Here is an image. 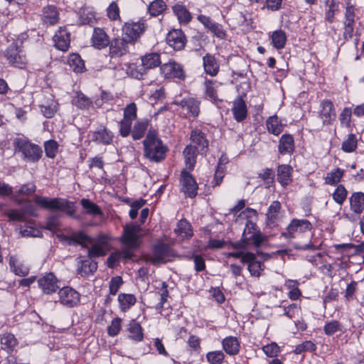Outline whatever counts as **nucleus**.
I'll list each match as a JSON object with an SVG mask.
<instances>
[{"mask_svg": "<svg viewBox=\"0 0 364 364\" xmlns=\"http://www.w3.org/2000/svg\"><path fill=\"white\" fill-rule=\"evenodd\" d=\"M141 230L140 225L136 224H130L124 227L123 235L121 238L124 247L121 252L116 251L109 256L107 261L109 267L114 268L122 257L125 259L132 258L134 250L140 244V239L142 237Z\"/></svg>", "mask_w": 364, "mask_h": 364, "instance_id": "nucleus-1", "label": "nucleus"}, {"mask_svg": "<svg viewBox=\"0 0 364 364\" xmlns=\"http://www.w3.org/2000/svg\"><path fill=\"white\" fill-rule=\"evenodd\" d=\"M70 244H78L88 249V256L95 258L105 256L110 250L109 237L100 235L92 238L82 232L73 234L70 237Z\"/></svg>", "mask_w": 364, "mask_h": 364, "instance_id": "nucleus-2", "label": "nucleus"}, {"mask_svg": "<svg viewBox=\"0 0 364 364\" xmlns=\"http://www.w3.org/2000/svg\"><path fill=\"white\" fill-rule=\"evenodd\" d=\"M144 156L151 161L159 162L164 159L167 149L157 137L155 130H150L143 141Z\"/></svg>", "mask_w": 364, "mask_h": 364, "instance_id": "nucleus-3", "label": "nucleus"}, {"mask_svg": "<svg viewBox=\"0 0 364 364\" xmlns=\"http://www.w3.org/2000/svg\"><path fill=\"white\" fill-rule=\"evenodd\" d=\"M34 202L45 209L63 211L70 216L73 215L75 212L73 203L65 198H50L48 197L36 196L34 197Z\"/></svg>", "mask_w": 364, "mask_h": 364, "instance_id": "nucleus-4", "label": "nucleus"}, {"mask_svg": "<svg viewBox=\"0 0 364 364\" xmlns=\"http://www.w3.org/2000/svg\"><path fill=\"white\" fill-rule=\"evenodd\" d=\"M174 256L172 248L166 244L160 242L152 247L151 252L144 255L146 262L153 264H159L168 262Z\"/></svg>", "mask_w": 364, "mask_h": 364, "instance_id": "nucleus-5", "label": "nucleus"}, {"mask_svg": "<svg viewBox=\"0 0 364 364\" xmlns=\"http://www.w3.org/2000/svg\"><path fill=\"white\" fill-rule=\"evenodd\" d=\"M16 151L21 152L24 159L29 162L38 161L42 156L41 148L24 138H17L14 141Z\"/></svg>", "mask_w": 364, "mask_h": 364, "instance_id": "nucleus-6", "label": "nucleus"}, {"mask_svg": "<svg viewBox=\"0 0 364 364\" xmlns=\"http://www.w3.org/2000/svg\"><path fill=\"white\" fill-rule=\"evenodd\" d=\"M312 228L313 225L308 220L294 218L282 235L288 240L301 238L306 233L311 232Z\"/></svg>", "mask_w": 364, "mask_h": 364, "instance_id": "nucleus-7", "label": "nucleus"}, {"mask_svg": "<svg viewBox=\"0 0 364 364\" xmlns=\"http://www.w3.org/2000/svg\"><path fill=\"white\" fill-rule=\"evenodd\" d=\"M4 56L8 63L16 68L23 69L27 64V58L24 51L16 44H11L5 51Z\"/></svg>", "mask_w": 364, "mask_h": 364, "instance_id": "nucleus-8", "label": "nucleus"}, {"mask_svg": "<svg viewBox=\"0 0 364 364\" xmlns=\"http://www.w3.org/2000/svg\"><path fill=\"white\" fill-rule=\"evenodd\" d=\"M265 236L259 230L252 232L245 237H242L240 241L232 243L233 249H245L248 250L250 245H252L255 247H259L265 241Z\"/></svg>", "mask_w": 364, "mask_h": 364, "instance_id": "nucleus-9", "label": "nucleus"}, {"mask_svg": "<svg viewBox=\"0 0 364 364\" xmlns=\"http://www.w3.org/2000/svg\"><path fill=\"white\" fill-rule=\"evenodd\" d=\"M181 191L186 197L193 198L198 194V186L193 176L187 171L183 170L181 173Z\"/></svg>", "mask_w": 364, "mask_h": 364, "instance_id": "nucleus-10", "label": "nucleus"}, {"mask_svg": "<svg viewBox=\"0 0 364 364\" xmlns=\"http://www.w3.org/2000/svg\"><path fill=\"white\" fill-rule=\"evenodd\" d=\"M147 24L144 20L136 22L128 21L124 23L122 31L131 41H136L146 30Z\"/></svg>", "mask_w": 364, "mask_h": 364, "instance_id": "nucleus-11", "label": "nucleus"}, {"mask_svg": "<svg viewBox=\"0 0 364 364\" xmlns=\"http://www.w3.org/2000/svg\"><path fill=\"white\" fill-rule=\"evenodd\" d=\"M58 294L60 304L64 306L73 308L80 303V294L70 287L61 288Z\"/></svg>", "mask_w": 364, "mask_h": 364, "instance_id": "nucleus-12", "label": "nucleus"}, {"mask_svg": "<svg viewBox=\"0 0 364 364\" xmlns=\"http://www.w3.org/2000/svg\"><path fill=\"white\" fill-rule=\"evenodd\" d=\"M160 70L166 78L185 79V73L182 65L173 60H170L168 63L163 64L160 68Z\"/></svg>", "mask_w": 364, "mask_h": 364, "instance_id": "nucleus-13", "label": "nucleus"}, {"mask_svg": "<svg viewBox=\"0 0 364 364\" xmlns=\"http://www.w3.org/2000/svg\"><path fill=\"white\" fill-rule=\"evenodd\" d=\"M191 144L200 152L201 154H206L208 150L209 141L207 139L206 135L200 129L195 128L192 129L190 134Z\"/></svg>", "mask_w": 364, "mask_h": 364, "instance_id": "nucleus-14", "label": "nucleus"}, {"mask_svg": "<svg viewBox=\"0 0 364 364\" xmlns=\"http://www.w3.org/2000/svg\"><path fill=\"white\" fill-rule=\"evenodd\" d=\"M166 42L176 50H181L186 43V38L181 30L174 29L167 34Z\"/></svg>", "mask_w": 364, "mask_h": 364, "instance_id": "nucleus-15", "label": "nucleus"}, {"mask_svg": "<svg viewBox=\"0 0 364 364\" xmlns=\"http://www.w3.org/2000/svg\"><path fill=\"white\" fill-rule=\"evenodd\" d=\"M113 138L114 134L104 126L91 133L92 141L97 144L109 145L112 144Z\"/></svg>", "mask_w": 364, "mask_h": 364, "instance_id": "nucleus-16", "label": "nucleus"}, {"mask_svg": "<svg viewBox=\"0 0 364 364\" xmlns=\"http://www.w3.org/2000/svg\"><path fill=\"white\" fill-rule=\"evenodd\" d=\"M319 116L324 124H330L336 119V114L331 101L326 100L321 104Z\"/></svg>", "mask_w": 364, "mask_h": 364, "instance_id": "nucleus-17", "label": "nucleus"}, {"mask_svg": "<svg viewBox=\"0 0 364 364\" xmlns=\"http://www.w3.org/2000/svg\"><path fill=\"white\" fill-rule=\"evenodd\" d=\"M39 287L45 294H52L58 289V280L53 273H48L38 281Z\"/></svg>", "mask_w": 364, "mask_h": 364, "instance_id": "nucleus-18", "label": "nucleus"}, {"mask_svg": "<svg viewBox=\"0 0 364 364\" xmlns=\"http://www.w3.org/2000/svg\"><path fill=\"white\" fill-rule=\"evenodd\" d=\"M97 263L92 260L89 256L87 257H82L79 259L77 272L81 276H89L96 272Z\"/></svg>", "mask_w": 364, "mask_h": 364, "instance_id": "nucleus-19", "label": "nucleus"}, {"mask_svg": "<svg viewBox=\"0 0 364 364\" xmlns=\"http://www.w3.org/2000/svg\"><path fill=\"white\" fill-rule=\"evenodd\" d=\"M232 112L235 119L238 122L245 120L247 115V109L245 101L240 96L237 97L232 102Z\"/></svg>", "mask_w": 364, "mask_h": 364, "instance_id": "nucleus-20", "label": "nucleus"}, {"mask_svg": "<svg viewBox=\"0 0 364 364\" xmlns=\"http://www.w3.org/2000/svg\"><path fill=\"white\" fill-rule=\"evenodd\" d=\"M55 47L63 51L68 49L70 43V34L65 28H60L53 36Z\"/></svg>", "mask_w": 364, "mask_h": 364, "instance_id": "nucleus-21", "label": "nucleus"}, {"mask_svg": "<svg viewBox=\"0 0 364 364\" xmlns=\"http://www.w3.org/2000/svg\"><path fill=\"white\" fill-rule=\"evenodd\" d=\"M203 66L204 72L212 77L216 76L220 70V63L215 57L210 53H206L203 57Z\"/></svg>", "mask_w": 364, "mask_h": 364, "instance_id": "nucleus-22", "label": "nucleus"}, {"mask_svg": "<svg viewBox=\"0 0 364 364\" xmlns=\"http://www.w3.org/2000/svg\"><path fill=\"white\" fill-rule=\"evenodd\" d=\"M128 52V42L124 38H118L112 41L109 46L111 58L124 55Z\"/></svg>", "mask_w": 364, "mask_h": 364, "instance_id": "nucleus-23", "label": "nucleus"}, {"mask_svg": "<svg viewBox=\"0 0 364 364\" xmlns=\"http://www.w3.org/2000/svg\"><path fill=\"white\" fill-rule=\"evenodd\" d=\"M91 42L95 48L102 49L109 46L110 41L103 29L95 28L93 31Z\"/></svg>", "mask_w": 364, "mask_h": 364, "instance_id": "nucleus-24", "label": "nucleus"}, {"mask_svg": "<svg viewBox=\"0 0 364 364\" xmlns=\"http://www.w3.org/2000/svg\"><path fill=\"white\" fill-rule=\"evenodd\" d=\"M41 16L42 21L46 25H55L59 21V12L53 5L44 6Z\"/></svg>", "mask_w": 364, "mask_h": 364, "instance_id": "nucleus-25", "label": "nucleus"}, {"mask_svg": "<svg viewBox=\"0 0 364 364\" xmlns=\"http://www.w3.org/2000/svg\"><path fill=\"white\" fill-rule=\"evenodd\" d=\"M350 208L358 217L364 210V193L355 192L349 198Z\"/></svg>", "mask_w": 364, "mask_h": 364, "instance_id": "nucleus-26", "label": "nucleus"}, {"mask_svg": "<svg viewBox=\"0 0 364 364\" xmlns=\"http://www.w3.org/2000/svg\"><path fill=\"white\" fill-rule=\"evenodd\" d=\"M242 263L248 264V270L252 276L259 277L262 271L261 263L256 259V255L252 252H247L242 258Z\"/></svg>", "mask_w": 364, "mask_h": 364, "instance_id": "nucleus-27", "label": "nucleus"}, {"mask_svg": "<svg viewBox=\"0 0 364 364\" xmlns=\"http://www.w3.org/2000/svg\"><path fill=\"white\" fill-rule=\"evenodd\" d=\"M223 348L230 355H237L240 351V342L235 336H228L222 341Z\"/></svg>", "mask_w": 364, "mask_h": 364, "instance_id": "nucleus-28", "label": "nucleus"}, {"mask_svg": "<svg viewBox=\"0 0 364 364\" xmlns=\"http://www.w3.org/2000/svg\"><path fill=\"white\" fill-rule=\"evenodd\" d=\"M282 205L280 202L278 200L273 201L266 214L267 223L268 225L274 226L279 220V214L281 210Z\"/></svg>", "mask_w": 364, "mask_h": 364, "instance_id": "nucleus-29", "label": "nucleus"}, {"mask_svg": "<svg viewBox=\"0 0 364 364\" xmlns=\"http://www.w3.org/2000/svg\"><path fill=\"white\" fill-rule=\"evenodd\" d=\"M279 151L281 154H291L294 150V141L291 135L284 134L279 142Z\"/></svg>", "mask_w": 364, "mask_h": 364, "instance_id": "nucleus-30", "label": "nucleus"}, {"mask_svg": "<svg viewBox=\"0 0 364 364\" xmlns=\"http://www.w3.org/2000/svg\"><path fill=\"white\" fill-rule=\"evenodd\" d=\"M9 266L15 274L20 277H24L29 272L28 267L23 264L16 255L10 257Z\"/></svg>", "mask_w": 364, "mask_h": 364, "instance_id": "nucleus-31", "label": "nucleus"}, {"mask_svg": "<svg viewBox=\"0 0 364 364\" xmlns=\"http://www.w3.org/2000/svg\"><path fill=\"white\" fill-rule=\"evenodd\" d=\"M198 150L193 145H187L183 150V156L186 168L193 170L195 167Z\"/></svg>", "mask_w": 364, "mask_h": 364, "instance_id": "nucleus-32", "label": "nucleus"}, {"mask_svg": "<svg viewBox=\"0 0 364 364\" xmlns=\"http://www.w3.org/2000/svg\"><path fill=\"white\" fill-rule=\"evenodd\" d=\"M141 65L146 70L154 68L160 65V55L157 53H151L141 57Z\"/></svg>", "mask_w": 364, "mask_h": 364, "instance_id": "nucleus-33", "label": "nucleus"}, {"mask_svg": "<svg viewBox=\"0 0 364 364\" xmlns=\"http://www.w3.org/2000/svg\"><path fill=\"white\" fill-rule=\"evenodd\" d=\"M25 222V225L21 227L20 231L23 237H40L42 236L41 231L35 227L36 224L33 220H26Z\"/></svg>", "mask_w": 364, "mask_h": 364, "instance_id": "nucleus-34", "label": "nucleus"}, {"mask_svg": "<svg viewBox=\"0 0 364 364\" xmlns=\"http://www.w3.org/2000/svg\"><path fill=\"white\" fill-rule=\"evenodd\" d=\"M128 337L136 341L139 342L143 339L144 334L141 325L134 320H132L128 326Z\"/></svg>", "mask_w": 364, "mask_h": 364, "instance_id": "nucleus-35", "label": "nucleus"}, {"mask_svg": "<svg viewBox=\"0 0 364 364\" xmlns=\"http://www.w3.org/2000/svg\"><path fill=\"white\" fill-rule=\"evenodd\" d=\"M292 168L289 165H280L277 168V181L282 186H286L291 181V171Z\"/></svg>", "mask_w": 364, "mask_h": 364, "instance_id": "nucleus-36", "label": "nucleus"}, {"mask_svg": "<svg viewBox=\"0 0 364 364\" xmlns=\"http://www.w3.org/2000/svg\"><path fill=\"white\" fill-rule=\"evenodd\" d=\"M266 126L268 132L276 136L283 131V125L276 115L271 116L267 119Z\"/></svg>", "mask_w": 364, "mask_h": 364, "instance_id": "nucleus-37", "label": "nucleus"}, {"mask_svg": "<svg viewBox=\"0 0 364 364\" xmlns=\"http://www.w3.org/2000/svg\"><path fill=\"white\" fill-rule=\"evenodd\" d=\"M182 107L188 110L193 117L198 116L200 112V101L189 97L181 101Z\"/></svg>", "mask_w": 364, "mask_h": 364, "instance_id": "nucleus-38", "label": "nucleus"}, {"mask_svg": "<svg viewBox=\"0 0 364 364\" xmlns=\"http://www.w3.org/2000/svg\"><path fill=\"white\" fill-rule=\"evenodd\" d=\"M118 301L121 310L125 312L135 304L136 299L134 294L122 293L118 295Z\"/></svg>", "mask_w": 364, "mask_h": 364, "instance_id": "nucleus-39", "label": "nucleus"}, {"mask_svg": "<svg viewBox=\"0 0 364 364\" xmlns=\"http://www.w3.org/2000/svg\"><path fill=\"white\" fill-rule=\"evenodd\" d=\"M204 85L205 88V97L213 102H217L218 100L217 95V88L218 87L219 83H218L216 81L206 80L204 82Z\"/></svg>", "mask_w": 364, "mask_h": 364, "instance_id": "nucleus-40", "label": "nucleus"}, {"mask_svg": "<svg viewBox=\"0 0 364 364\" xmlns=\"http://www.w3.org/2000/svg\"><path fill=\"white\" fill-rule=\"evenodd\" d=\"M175 232L182 239L189 238L193 235L191 226L186 220H181L177 223Z\"/></svg>", "mask_w": 364, "mask_h": 364, "instance_id": "nucleus-41", "label": "nucleus"}, {"mask_svg": "<svg viewBox=\"0 0 364 364\" xmlns=\"http://www.w3.org/2000/svg\"><path fill=\"white\" fill-rule=\"evenodd\" d=\"M68 63L75 73H82L85 70L84 61L77 53H72L69 55Z\"/></svg>", "mask_w": 364, "mask_h": 364, "instance_id": "nucleus-42", "label": "nucleus"}, {"mask_svg": "<svg viewBox=\"0 0 364 364\" xmlns=\"http://www.w3.org/2000/svg\"><path fill=\"white\" fill-rule=\"evenodd\" d=\"M173 11L181 23H187L191 19V15L186 8L181 4H177L173 6Z\"/></svg>", "mask_w": 364, "mask_h": 364, "instance_id": "nucleus-43", "label": "nucleus"}, {"mask_svg": "<svg viewBox=\"0 0 364 364\" xmlns=\"http://www.w3.org/2000/svg\"><path fill=\"white\" fill-rule=\"evenodd\" d=\"M272 43L277 49L284 48L287 42V36L284 31L277 30L271 35Z\"/></svg>", "mask_w": 364, "mask_h": 364, "instance_id": "nucleus-44", "label": "nucleus"}, {"mask_svg": "<svg viewBox=\"0 0 364 364\" xmlns=\"http://www.w3.org/2000/svg\"><path fill=\"white\" fill-rule=\"evenodd\" d=\"M166 9V4L163 0H154L149 4L148 11L151 16H157L161 14Z\"/></svg>", "mask_w": 364, "mask_h": 364, "instance_id": "nucleus-45", "label": "nucleus"}, {"mask_svg": "<svg viewBox=\"0 0 364 364\" xmlns=\"http://www.w3.org/2000/svg\"><path fill=\"white\" fill-rule=\"evenodd\" d=\"M0 343L2 348L7 351L12 350L18 343L14 335L11 333L4 334L1 338Z\"/></svg>", "mask_w": 364, "mask_h": 364, "instance_id": "nucleus-46", "label": "nucleus"}, {"mask_svg": "<svg viewBox=\"0 0 364 364\" xmlns=\"http://www.w3.org/2000/svg\"><path fill=\"white\" fill-rule=\"evenodd\" d=\"M344 173V171L337 168L328 173L325 178V183L328 185H336L341 181Z\"/></svg>", "mask_w": 364, "mask_h": 364, "instance_id": "nucleus-47", "label": "nucleus"}, {"mask_svg": "<svg viewBox=\"0 0 364 364\" xmlns=\"http://www.w3.org/2000/svg\"><path fill=\"white\" fill-rule=\"evenodd\" d=\"M80 203L86 213L92 215V216L101 215L102 212L99 206L90 200L82 198L80 200Z\"/></svg>", "mask_w": 364, "mask_h": 364, "instance_id": "nucleus-48", "label": "nucleus"}, {"mask_svg": "<svg viewBox=\"0 0 364 364\" xmlns=\"http://www.w3.org/2000/svg\"><path fill=\"white\" fill-rule=\"evenodd\" d=\"M4 215L8 217L9 221L25 222L26 213L23 209H9L4 211Z\"/></svg>", "mask_w": 364, "mask_h": 364, "instance_id": "nucleus-49", "label": "nucleus"}, {"mask_svg": "<svg viewBox=\"0 0 364 364\" xmlns=\"http://www.w3.org/2000/svg\"><path fill=\"white\" fill-rule=\"evenodd\" d=\"M148 125L149 123L147 120L136 122L132 133L133 139L137 140L142 138L146 130L147 129Z\"/></svg>", "mask_w": 364, "mask_h": 364, "instance_id": "nucleus-50", "label": "nucleus"}, {"mask_svg": "<svg viewBox=\"0 0 364 364\" xmlns=\"http://www.w3.org/2000/svg\"><path fill=\"white\" fill-rule=\"evenodd\" d=\"M358 145L357 137L355 134H350L348 136L347 139H345L341 145V149L346 153H350L354 151Z\"/></svg>", "mask_w": 364, "mask_h": 364, "instance_id": "nucleus-51", "label": "nucleus"}, {"mask_svg": "<svg viewBox=\"0 0 364 364\" xmlns=\"http://www.w3.org/2000/svg\"><path fill=\"white\" fill-rule=\"evenodd\" d=\"M347 195L348 191L346 188L343 185H339L333 193V198L336 203L341 205L346 200Z\"/></svg>", "mask_w": 364, "mask_h": 364, "instance_id": "nucleus-52", "label": "nucleus"}, {"mask_svg": "<svg viewBox=\"0 0 364 364\" xmlns=\"http://www.w3.org/2000/svg\"><path fill=\"white\" fill-rule=\"evenodd\" d=\"M355 8L353 5H348L345 12V21L343 22L344 26L354 27L355 24Z\"/></svg>", "mask_w": 364, "mask_h": 364, "instance_id": "nucleus-53", "label": "nucleus"}, {"mask_svg": "<svg viewBox=\"0 0 364 364\" xmlns=\"http://www.w3.org/2000/svg\"><path fill=\"white\" fill-rule=\"evenodd\" d=\"M224 358L225 355L221 350L211 351L206 354L207 360L210 364H221Z\"/></svg>", "mask_w": 364, "mask_h": 364, "instance_id": "nucleus-54", "label": "nucleus"}, {"mask_svg": "<svg viewBox=\"0 0 364 364\" xmlns=\"http://www.w3.org/2000/svg\"><path fill=\"white\" fill-rule=\"evenodd\" d=\"M137 107L135 103L129 104L124 109L123 119L133 122L137 117Z\"/></svg>", "mask_w": 364, "mask_h": 364, "instance_id": "nucleus-55", "label": "nucleus"}, {"mask_svg": "<svg viewBox=\"0 0 364 364\" xmlns=\"http://www.w3.org/2000/svg\"><path fill=\"white\" fill-rule=\"evenodd\" d=\"M75 105L80 109H87L91 105V100L82 93H77L75 99Z\"/></svg>", "mask_w": 364, "mask_h": 364, "instance_id": "nucleus-56", "label": "nucleus"}, {"mask_svg": "<svg viewBox=\"0 0 364 364\" xmlns=\"http://www.w3.org/2000/svg\"><path fill=\"white\" fill-rule=\"evenodd\" d=\"M46 155L49 158H54L58 153V145L54 140H49L45 142L44 144Z\"/></svg>", "mask_w": 364, "mask_h": 364, "instance_id": "nucleus-57", "label": "nucleus"}, {"mask_svg": "<svg viewBox=\"0 0 364 364\" xmlns=\"http://www.w3.org/2000/svg\"><path fill=\"white\" fill-rule=\"evenodd\" d=\"M146 69L141 65V67L136 65V64H131L127 68V73L129 74L132 77L136 79H141L145 74Z\"/></svg>", "mask_w": 364, "mask_h": 364, "instance_id": "nucleus-58", "label": "nucleus"}, {"mask_svg": "<svg viewBox=\"0 0 364 364\" xmlns=\"http://www.w3.org/2000/svg\"><path fill=\"white\" fill-rule=\"evenodd\" d=\"M351 115H352V110L349 107H345L340 116H339V120L341 124V125L348 127L350 126V122H351Z\"/></svg>", "mask_w": 364, "mask_h": 364, "instance_id": "nucleus-59", "label": "nucleus"}, {"mask_svg": "<svg viewBox=\"0 0 364 364\" xmlns=\"http://www.w3.org/2000/svg\"><path fill=\"white\" fill-rule=\"evenodd\" d=\"M132 121L122 119L119 122V134L122 137H127L129 135L132 125Z\"/></svg>", "mask_w": 364, "mask_h": 364, "instance_id": "nucleus-60", "label": "nucleus"}, {"mask_svg": "<svg viewBox=\"0 0 364 364\" xmlns=\"http://www.w3.org/2000/svg\"><path fill=\"white\" fill-rule=\"evenodd\" d=\"M123 283L122 279L119 276L114 277L111 279L109 282V293L112 295H115L119 287L122 286Z\"/></svg>", "mask_w": 364, "mask_h": 364, "instance_id": "nucleus-61", "label": "nucleus"}, {"mask_svg": "<svg viewBox=\"0 0 364 364\" xmlns=\"http://www.w3.org/2000/svg\"><path fill=\"white\" fill-rule=\"evenodd\" d=\"M316 349V346L314 343L310 341H305L301 344L296 346L294 353L296 354H301L305 351H313Z\"/></svg>", "mask_w": 364, "mask_h": 364, "instance_id": "nucleus-62", "label": "nucleus"}, {"mask_svg": "<svg viewBox=\"0 0 364 364\" xmlns=\"http://www.w3.org/2000/svg\"><path fill=\"white\" fill-rule=\"evenodd\" d=\"M264 353L270 358L277 356L279 353V347L275 343L266 345L262 348Z\"/></svg>", "mask_w": 364, "mask_h": 364, "instance_id": "nucleus-63", "label": "nucleus"}, {"mask_svg": "<svg viewBox=\"0 0 364 364\" xmlns=\"http://www.w3.org/2000/svg\"><path fill=\"white\" fill-rule=\"evenodd\" d=\"M323 330L326 335L331 336L341 331V326L337 321H331L325 325Z\"/></svg>", "mask_w": 364, "mask_h": 364, "instance_id": "nucleus-64", "label": "nucleus"}]
</instances>
